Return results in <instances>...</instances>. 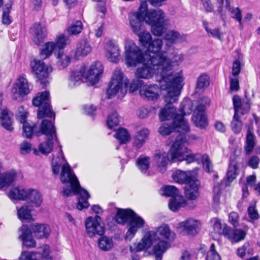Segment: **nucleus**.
I'll return each instance as SVG.
<instances>
[{
	"label": "nucleus",
	"instance_id": "nucleus-58",
	"mask_svg": "<svg viewBox=\"0 0 260 260\" xmlns=\"http://www.w3.org/2000/svg\"><path fill=\"white\" fill-rule=\"evenodd\" d=\"M161 194L168 197L174 198L177 196H180V191L174 186L167 185L163 187L161 189Z\"/></svg>",
	"mask_w": 260,
	"mask_h": 260
},
{
	"label": "nucleus",
	"instance_id": "nucleus-56",
	"mask_svg": "<svg viewBox=\"0 0 260 260\" xmlns=\"http://www.w3.org/2000/svg\"><path fill=\"white\" fill-rule=\"evenodd\" d=\"M115 137L120 144H125L131 139V136L128 132L124 128H119L116 132Z\"/></svg>",
	"mask_w": 260,
	"mask_h": 260
},
{
	"label": "nucleus",
	"instance_id": "nucleus-11",
	"mask_svg": "<svg viewBox=\"0 0 260 260\" xmlns=\"http://www.w3.org/2000/svg\"><path fill=\"white\" fill-rule=\"evenodd\" d=\"M235 114L231 122V127L235 133H239L242 127V122L240 119L239 114L247 113L250 107L249 101L243 100L241 101L240 98L238 95H234L233 98Z\"/></svg>",
	"mask_w": 260,
	"mask_h": 260
},
{
	"label": "nucleus",
	"instance_id": "nucleus-54",
	"mask_svg": "<svg viewBox=\"0 0 260 260\" xmlns=\"http://www.w3.org/2000/svg\"><path fill=\"white\" fill-rule=\"evenodd\" d=\"M200 156L194 160V162L202 161L203 166L206 172L211 173L213 171V166L209 157L207 154H201L198 153Z\"/></svg>",
	"mask_w": 260,
	"mask_h": 260
},
{
	"label": "nucleus",
	"instance_id": "nucleus-6",
	"mask_svg": "<svg viewBox=\"0 0 260 260\" xmlns=\"http://www.w3.org/2000/svg\"><path fill=\"white\" fill-rule=\"evenodd\" d=\"M186 142L183 136L176 135L168 152L171 162L185 161L187 164H191L194 162V160L200 156L198 153H194L190 149L185 146Z\"/></svg>",
	"mask_w": 260,
	"mask_h": 260
},
{
	"label": "nucleus",
	"instance_id": "nucleus-38",
	"mask_svg": "<svg viewBox=\"0 0 260 260\" xmlns=\"http://www.w3.org/2000/svg\"><path fill=\"white\" fill-rule=\"evenodd\" d=\"M86 72L85 66L71 72L69 76L70 84L72 85H76L80 84L84 78V72Z\"/></svg>",
	"mask_w": 260,
	"mask_h": 260
},
{
	"label": "nucleus",
	"instance_id": "nucleus-59",
	"mask_svg": "<svg viewBox=\"0 0 260 260\" xmlns=\"http://www.w3.org/2000/svg\"><path fill=\"white\" fill-rule=\"evenodd\" d=\"M237 166L236 164H231L228 170L226 173L227 181L225 183V186H228L230 183L232 182L236 177Z\"/></svg>",
	"mask_w": 260,
	"mask_h": 260
},
{
	"label": "nucleus",
	"instance_id": "nucleus-29",
	"mask_svg": "<svg viewBox=\"0 0 260 260\" xmlns=\"http://www.w3.org/2000/svg\"><path fill=\"white\" fill-rule=\"evenodd\" d=\"M31 32L33 35V41L37 45L43 43L47 35L46 27L40 23L35 24L31 28Z\"/></svg>",
	"mask_w": 260,
	"mask_h": 260
},
{
	"label": "nucleus",
	"instance_id": "nucleus-49",
	"mask_svg": "<svg viewBox=\"0 0 260 260\" xmlns=\"http://www.w3.org/2000/svg\"><path fill=\"white\" fill-rule=\"evenodd\" d=\"M169 24V21L150 25L151 26V32L154 36L160 37L166 32Z\"/></svg>",
	"mask_w": 260,
	"mask_h": 260
},
{
	"label": "nucleus",
	"instance_id": "nucleus-50",
	"mask_svg": "<svg viewBox=\"0 0 260 260\" xmlns=\"http://www.w3.org/2000/svg\"><path fill=\"white\" fill-rule=\"evenodd\" d=\"M53 42L56 50H58L59 51L63 49L70 42L69 38L63 34L57 35L55 41Z\"/></svg>",
	"mask_w": 260,
	"mask_h": 260
},
{
	"label": "nucleus",
	"instance_id": "nucleus-43",
	"mask_svg": "<svg viewBox=\"0 0 260 260\" xmlns=\"http://www.w3.org/2000/svg\"><path fill=\"white\" fill-rule=\"evenodd\" d=\"M136 166L138 170L143 174L149 175V171L150 167V158L148 156L141 155L136 160Z\"/></svg>",
	"mask_w": 260,
	"mask_h": 260
},
{
	"label": "nucleus",
	"instance_id": "nucleus-13",
	"mask_svg": "<svg viewBox=\"0 0 260 260\" xmlns=\"http://www.w3.org/2000/svg\"><path fill=\"white\" fill-rule=\"evenodd\" d=\"M210 104V100L207 97H203L196 101L192 120L197 127L203 128L207 125V118L205 111Z\"/></svg>",
	"mask_w": 260,
	"mask_h": 260
},
{
	"label": "nucleus",
	"instance_id": "nucleus-9",
	"mask_svg": "<svg viewBox=\"0 0 260 260\" xmlns=\"http://www.w3.org/2000/svg\"><path fill=\"white\" fill-rule=\"evenodd\" d=\"M127 79L120 69H116L114 73L107 94L109 99L117 95L118 98H122L127 92Z\"/></svg>",
	"mask_w": 260,
	"mask_h": 260
},
{
	"label": "nucleus",
	"instance_id": "nucleus-33",
	"mask_svg": "<svg viewBox=\"0 0 260 260\" xmlns=\"http://www.w3.org/2000/svg\"><path fill=\"white\" fill-rule=\"evenodd\" d=\"M25 201L30 205V207L34 208L41 206L43 199L42 194L38 190L29 188Z\"/></svg>",
	"mask_w": 260,
	"mask_h": 260
},
{
	"label": "nucleus",
	"instance_id": "nucleus-25",
	"mask_svg": "<svg viewBox=\"0 0 260 260\" xmlns=\"http://www.w3.org/2000/svg\"><path fill=\"white\" fill-rule=\"evenodd\" d=\"M163 40L161 39L157 38L152 40L147 46V51L149 53V58L151 59V63L154 66H157L153 63L152 59L154 58L160 56L162 53H166V51H162L163 46Z\"/></svg>",
	"mask_w": 260,
	"mask_h": 260
},
{
	"label": "nucleus",
	"instance_id": "nucleus-16",
	"mask_svg": "<svg viewBox=\"0 0 260 260\" xmlns=\"http://www.w3.org/2000/svg\"><path fill=\"white\" fill-rule=\"evenodd\" d=\"M30 91L28 81L23 75L18 78L11 89L12 98L18 102L23 101Z\"/></svg>",
	"mask_w": 260,
	"mask_h": 260
},
{
	"label": "nucleus",
	"instance_id": "nucleus-55",
	"mask_svg": "<svg viewBox=\"0 0 260 260\" xmlns=\"http://www.w3.org/2000/svg\"><path fill=\"white\" fill-rule=\"evenodd\" d=\"M121 117L116 112L111 113L107 118V124L110 129L114 128L117 126L120 121Z\"/></svg>",
	"mask_w": 260,
	"mask_h": 260
},
{
	"label": "nucleus",
	"instance_id": "nucleus-14",
	"mask_svg": "<svg viewBox=\"0 0 260 260\" xmlns=\"http://www.w3.org/2000/svg\"><path fill=\"white\" fill-rule=\"evenodd\" d=\"M33 105L38 107V118H42L45 117L55 118V113L51 110L49 92L45 91L38 94L32 101Z\"/></svg>",
	"mask_w": 260,
	"mask_h": 260
},
{
	"label": "nucleus",
	"instance_id": "nucleus-8",
	"mask_svg": "<svg viewBox=\"0 0 260 260\" xmlns=\"http://www.w3.org/2000/svg\"><path fill=\"white\" fill-rule=\"evenodd\" d=\"M125 63L128 67H136L146 60L141 49L132 40L126 39L124 46Z\"/></svg>",
	"mask_w": 260,
	"mask_h": 260
},
{
	"label": "nucleus",
	"instance_id": "nucleus-37",
	"mask_svg": "<svg viewBox=\"0 0 260 260\" xmlns=\"http://www.w3.org/2000/svg\"><path fill=\"white\" fill-rule=\"evenodd\" d=\"M149 134L147 128H143L137 132L133 139V145L137 149L141 148L146 142Z\"/></svg>",
	"mask_w": 260,
	"mask_h": 260
},
{
	"label": "nucleus",
	"instance_id": "nucleus-48",
	"mask_svg": "<svg viewBox=\"0 0 260 260\" xmlns=\"http://www.w3.org/2000/svg\"><path fill=\"white\" fill-rule=\"evenodd\" d=\"M179 127H177L176 125L174 124V120H173L172 125H170L168 123H163L159 128V133L162 136L168 135L174 131H176L179 133L183 134H186V133H183L181 129L179 131Z\"/></svg>",
	"mask_w": 260,
	"mask_h": 260
},
{
	"label": "nucleus",
	"instance_id": "nucleus-28",
	"mask_svg": "<svg viewBox=\"0 0 260 260\" xmlns=\"http://www.w3.org/2000/svg\"><path fill=\"white\" fill-rule=\"evenodd\" d=\"M19 239L22 241V244L27 248H34L36 242L32 237V233L27 225H23L19 229Z\"/></svg>",
	"mask_w": 260,
	"mask_h": 260
},
{
	"label": "nucleus",
	"instance_id": "nucleus-21",
	"mask_svg": "<svg viewBox=\"0 0 260 260\" xmlns=\"http://www.w3.org/2000/svg\"><path fill=\"white\" fill-rule=\"evenodd\" d=\"M168 154L164 151L156 152L153 155V167L158 173H165L168 168Z\"/></svg>",
	"mask_w": 260,
	"mask_h": 260
},
{
	"label": "nucleus",
	"instance_id": "nucleus-5",
	"mask_svg": "<svg viewBox=\"0 0 260 260\" xmlns=\"http://www.w3.org/2000/svg\"><path fill=\"white\" fill-rule=\"evenodd\" d=\"M184 60V54L177 50H174L169 54L167 52L162 53L161 55L154 58L152 61L155 65H157V69L160 70L165 77L170 79V76L175 73L181 72L184 78L182 70L172 72L175 67L179 66Z\"/></svg>",
	"mask_w": 260,
	"mask_h": 260
},
{
	"label": "nucleus",
	"instance_id": "nucleus-26",
	"mask_svg": "<svg viewBox=\"0 0 260 260\" xmlns=\"http://www.w3.org/2000/svg\"><path fill=\"white\" fill-rule=\"evenodd\" d=\"M172 177L176 182L187 185L197 177V173L194 171L177 170L173 173Z\"/></svg>",
	"mask_w": 260,
	"mask_h": 260
},
{
	"label": "nucleus",
	"instance_id": "nucleus-32",
	"mask_svg": "<svg viewBox=\"0 0 260 260\" xmlns=\"http://www.w3.org/2000/svg\"><path fill=\"white\" fill-rule=\"evenodd\" d=\"M92 51L90 42L86 39L80 40L77 43L74 55L76 58L86 56Z\"/></svg>",
	"mask_w": 260,
	"mask_h": 260
},
{
	"label": "nucleus",
	"instance_id": "nucleus-34",
	"mask_svg": "<svg viewBox=\"0 0 260 260\" xmlns=\"http://www.w3.org/2000/svg\"><path fill=\"white\" fill-rule=\"evenodd\" d=\"M200 183L197 177L185 187V194L189 200H196L199 196Z\"/></svg>",
	"mask_w": 260,
	"mask_h": 260
},
{
	"label": "nucleus",
	"instance_id": "nucleus-20",
	"mask_svg": "<svg viewBox=\"0 0 260 260\" xmlns=\"http://www.w3.org/2000/svg\"><path fill=\"white\" fill-rule=\"evenodd\" d=\"M146 9L145 11V22L149 25H152L157 23H165L169 22V19L166 16L165 13L159 9L148 10V5L146 1Z\"/></svg>",
	"mask_w": 260,
	"mask_h": 260
},
{
	"label": "nucleus",
	"instance_id": "nucleus-57",
	"mask_svg": "<svg viewBox=\"0 0 260 260\" xmlns=\"http://www.w3.org/2000/svg\"><path fill=\"white\" fill-rule=\"evenodd\" d=\"M136 35L138 37L139 41L143 46H148L152 41V36L150 33L144 29Z\"/></svg>",
	"mask_w": 260,
	"mask_h": 260
},
{
	"label": "nucleus",
	"instance_id": "nucleus-15",
	"mask_svg": "<svg viewBox=\"0 0 260 260\" xmlns=\"http://www.w3.org/2000/svg\"><path fill=\"white\" fill-rule=\"evenodd\" d=\"M146 2H142L137 12L129 14V22L131 29L135 34H138L144 29L143 22L145 21V11L146 9Z\"/></svg>",
	"mask_w": 260,
	"mask_h": 260
},
{
	"label": "nucleus",
	"instance_id": "nucleus-36",
	"mask_svg": "<svg viewBox=\"0 0 260 260\" xmlns=\"http://www.w3.org/2000/svg\"><path fill=\"white\" fill-rule=\"evenodd\" d=\"M154 232L156 233V236L159 238L158 241L161 240L160 239L171 241L175 237V233L171 231L169 226L167 224H162L156 228Z\"/></svg>",
	"mask_w": 260,
	"mask_h": 260
},
{
	"label": "nucleus",
	"instance_id": "nucleus-39",
	"mask_svg": "<svg viewBox=\"0 0 260 260\" xmlns=\"http://www.w3.org/2000/svg\"><path fill=\"white\" fill-rule=\"evenodd\" d=\"M200 222L193 218L187 219L179 224V228L183 229L189 234H194L197 233V229Z\"/></svg>",
	"mask_w": 260,
	"mask_h": 260
},
{
	"label": "nucleus",
	"instance_id": "nucleus-4",
	"mask_svg": "<svg viewBox=\"0 0 260 260\" xmlns=\"http://www.w3.org/2000/svg\"><path fill=\"white\" fill-rule=\"evenodd\" d=\"M116 221L123 224L128 221L125 239L130 241L139 230L145 227L146 222L141 216L130 209H119L115 216Z\"/></svg>",
	"mask_w": 260,
	"mask_h": 260
},
{
	"label": "nucleus",
	"instance_id": "nucleus-3",
	"mask_svg": "<svg viewBox=\"0 0 260 260\" xmlns=\"http://www.w3.org/2000/svg\"><path fill=\"white\" fill-rule=\"evenodd\" d=\"M158 240L159 238L156 236L154 230L147 231L144 233L139 242L134 243L130 246V251L136 252L151 249L156 259L161 260L163 254L170 247V244L166 241Z\"/></svg>",
	"mask_w": 260,
	"mask_h": 260
},
{
	"label": "nucleus",
	"instance_id": "nucleus-62",
	"mask_svg": "<svg viewBox=\"0 0 260 260\" xmlns=\"http://www.w3.org/2000/svg\"><path fill=\"white\" fill-rule=\"evenodd\" d=\"M11 4H7L4 9L2 15V22L6 25H9L12 22L11 18L9 15V13L11 10Z\"/></svg>",
	"mask_w": 260,
	"mask_h": 260
},
{
	"label": "nucleus",
	"instance_id": "nucleus-30",
	"mask_svg": "<svg viewBox=\"0 0 260 260\" xmlns=\"http://www.w3.org/2000/svg\"><path fill=\"white\" fill-rule=\"evenodd\" d=\"M164 40L166 42V46L170 47L173 45L185 41L186 36L177 30H171L165 34Z\"/></svg>",
	"mask_w": 260,
	"mask_h": 260
},
{
	"label": "nucleus",
	"instance_id": "nucleus-19",
	"mask_svg": "<svg viewBox=\"0 0 260 260\" xmlns=\"http://www.w3.org/2000/svg\"><path fill=\"white\" fill-rule=\"evenodd\" d=\"M102 219L99 215L89 216L85 221L86 232L90 237L95 235H102L105 232L104 226L101 224Z\"/></svg>",
	"mask_w": 260,
	"mask_h": 260
},
{
	"label": "nucleus",
	"instance_id": "nucleus-24",
	"mask_svg": "<svg viewBox=\"0 0 260 260\" xmlns=\"http://www.w3.org/2000/svg\"><path fill=\"white\" fill-rule=\"evenodd\" d=\"M23 178V174L20 171L10 170L4 174L0 173V189Z\"/></svg>",
	"mask_w": 260,
	"mask_h": 260
},
{
	"label": "nucleus",
	"instance_id": "nucleus-51",
	"mask_svg": "<svg viewBox=\"0 0 260 260\" xmlns=\"http://www.w3.org/2000/svg\"><path fill=\"white\" fill-rule=\"evenodd\" d=\"M226 9H228L231 18L236 20L239 22V26L241 27H242V12L240 8L238 7H231L229 5V7H226Z\"/></svg>",
	"mask_w": 260,
	"mask_h": 260
},
{
	"label": "nucleus",
	"instance_id": "nucleus-60",
	"mask_svg": "<svg viewBox=\"0 0 260 260\" xmlns=\"http://www.w3.org/2000/svg\"><path fill=\"white\" fill-rule=\"evenodd\" d=\"M210 84V79L209 76L205 74H201L197 81L196 88L199 89L207 88Z\"/></svg>",
	"mask_w": 260,
	"mask_h": 260
},
{
	"label": "nucleus",
	"instance_id": "nucleus-40",
	"mask_svg": "<svg viewBox=\"0 0 260 260\" xmlns=\"http://www.w3.org/2000/svg\"><path fill=\"white\" fill-rule=\"evenodd\" d=\"M12 113L7 109H3L0 114V120L2 125L7 131H13L12 121Z\"/></svg>",
	"mask_w": 260,
	"mask_h": 260
},
{
	"label": "nucleus",
	"instance_id": "nucleus-7",
	"mask_svg": "<svg viewBox=\"0 0 260 260\" xmlns=\"http://www.w3.org/2000/svg\"><path fill=\"white\" fill-rule=\"evenodd\" d=\"M41 134L47 137L46 141L41 143L39 146V151L43 154H48L52 150L54 144L58 143L55 127L52 122L47 119L42 121L40 127Z\"/></svg>",
	"mask_w": 260,
	"mask_h": 260
},
{
	"label": "nucleus",
	"instance_id": "nucleus-10",
	"mask_svg": "<svg viewBox=\"0 0 260 260\" xmlns=\"http://www.w3.org/2000/svg\"><path fill=\"white\" fill-rule=\"evenodd\" d=\"M177 73L173 74L170 77V80L168 78H166L165 75L161 73L160 70L157 69V67L154 66L151 62V59H149L146 63L143 64L141 67L137 68L135 75L138 78H141L144 79H148L151 78L155 74L156 77V80L160 84V87H161V82L162 81H165L169 84H172L173 81V78L174 77V74Z\"/></svg>",
	"mask_w": 260,
	"mask_h": 260
},
{
	"label": "nucleus",
	"instance_id": "nucleus-53",
	"mask_svg": "<svg viewBox=\"0 0 260 260\" xmlns=\"http://www.w3.org/2000/svg\"><path fill=\"white\" fill-rule=\"evenodd\" d=\"M60 151L61 157L58 158H53L52 161V172L54 174H58L59 172L60 168L62 169V166L65 164H67L65 162L62 151L60 148Z\"/></svg>",
	"mask_w": 260,
	"mask_h": 260
},
{
	"label": "nucleus",
	"instance_id": "nucleus-61",
	"mask_svg": "<svg viewBox=\"0 0 260 260\" xmlns=\"http://www.w3.org/2000/svg\"><path fill=\"white\" fill-rule=\"evenodd\" d=\"M214 222L213 230L215 233L219 235H223L224 236V231L226 229H229L230 227L228 226L225 224H222L221 221L217 219H213Z\"/></svg>",
	"mask_w": 260,
	"mask_h": 260
},
{
	"label": "nucleus",
	"instance_id": "nucleus-22",
	"mask_svg": "<svg viewBox=\"0 0 260 260\" xmlns=\"http://www.w3.org/2000/svg\"><path fill=\"white\" fill-rule=\"evenodd\" d=\"M160 87L156 84L143 85L139 90L140 96L149 101H156L160 96Z\"/></svg>",
	"mask_w": 260,
	"mask_h": 260
},
{
	"label": "nucleus",
	"instance_id": "nucleus-17",
	"mask_svg": "<svg viewBox=\"0 0 260 260\" xmlns=\"http://www.w3.org/2000/svg\"><path fill=\"white\" fill-rule=\"evenodd\" d=\"M30 66L32 73L41 81V83L46 85L48 83L47 79L52 71L51 66L47 65L43 61L36 58L31 60Z\"/></svg>",
	"mask_w": 260,
	"mask_h": 260
},
{
	"label": "nucleus",
	"instance_id": "nucleus-63",
	"mask_svg": "<svg viewBox=\"0 0 260 260\" xmlns=\"http://www.w3.org/2000/svg\"><path fill=\"white\" fill-rule=\"evenodd\" d=\"M82 29V22L80 21H77L68 29V32L70 35H77L81 32Z\"/></svg>",
	"mask_w": 260,
	"mask_h": 260
},
{
	"label": "nucleus",
	"instance_id": "nucleus-2",
	"mask_svg": "<svg viewBox=\"0 0 260 260\" xmlns=\"http://www.w3.org/2000/svg\"><path fill=\"white\" fill-rule=\"evenodd\" d=\"M60 180L63 184L70 185L69 187L63 188L62 191L63 195L69 196L73 194H79L80 197L77 205L78 209L81 210L89 206L87 200L90 195L86 190L81 187L77 177L68 164H65L62 166Z\"/></svg>",
	"mask_w": 260,
	"mask_h": 260
},
{
	"label": "nucleus",
	"instance_id": "nucleus-35",
	"mask_svg": "<svg viewBox=\"0 0 260 260\" xmlns=\"http://www.w3.org/2000/svg\"><path fill=\"white\" fill-rule=\"evenodd\" d=\"M29 189L22 186L13 187L8 193V197L12 200L25 201Z\"/></svg>",
	"mask_w": 260,
	"mask_h": 260
},
{
	"label": "nucleus",
	"instance_id": "nucleus-64",
	"mask_svg": "<svg viewBox=\"0 0 260 260\" xmlns=\"http://www.w3.org/2000/svg\"><path fill=\"white\" fill-rule=\"evenodd\" d=\"M37 254L40 253L37 252L23 251L21 253L19 260H40L37 257Z\"/></svg>",
	"mask_w": 260,
	"mask_h": 260
},
{
	"label": "nucleus",
	"instance_id": "nucleus-1",
	"mask_svg": "<svg viewBox=\"0 0 260 260\" xmlns=\"http://www.w3.org/2000/svg\"><path fill=\"white\" fill-rule=\"evenodd\" d=\"M172 84H169L165 81L161 82V89L166 91L164 100L166 103L165 106L161 109L159 113L161 121L174 119L176 115V109L172 104L176 102L180 94V91L184 85V78L182 73L174 74Z\"/></svg>",
	"mask_w": 260,
	"mask_h": 260
},
{
	"label": "nucleus",
	"instance_id": "nucleus-18",
	"mask_svg": "<svg viewBox=\"0 0 260 260\" xmlns=\"http://www.w3.org/2000/svg\"><path fill=\"white\" fill-rule=\"evenodd\" d=\"M84 72V79L86 82L93 85L97 83L103 72L104 68L100 61H94L89 67H86Z\"/></svg>",
	"mask_w": 260,
	"mask_h": 260
},
{
	"label": "nucleus",
	"instance_id": "nucleus-12",
	"mask_svg": "<svg viewBox=\"0 0 260 260\" xmlns=\"http://www.w3.org/2000/svg\"><path fill=\"white\" fill-rule=\"evenodd\" d=\"M194 101L193 103L189 99L185 98L180 106V114H176L174 117V124L181 129L183 133H187L190 128L188 122L185 120L184 116L189 115L192 111L193 106L195 107Z\"/></svg>",
	"mask_w": 260,
	"mask_h": 260
},
{
	"label": "nucleus",
	"instance_id": "nucleus-31",
	"mask_svg": "<svg viewBox=\"0 0 260 260\" xmlns=\"http://www.w3.org/2000/svg\"><path fill=\"white\" fill-rule=\"evenodd\" d=\"M30 229L35 237L38 239H47L51 233L50 226L46 224L36 223L31 225Z\"/></svg>",
	"mask_w": 260,
	"mask_h": 260
},
{
	"label": "nucleus",
	"instance_id": "nucleus-41",
	"mask_svg": "<svg viewBox=\"0 0 260 260\" xmlns=\"http://www.w3.org/2000/svg\"><path fill=\"white\" fill-rule=\"evenodd\" d=\"M55 56L56 65L59 69L68 67L71 62V55L64 51H59Z\"/></svg>",
	"mask_w": 260,
	"mask_h": 260
},
{
	"label": "nucleus",
	"instance_id": "nucleus-27",
	"mask_svg": "<svg viewBox=\"0 0 260 260\" xmlns=\"http://www.w3.org/2000/svg\"><path fill=\"white\" fill-rule=\"evenodd\" d=\"M247 226H244L243 229H235L232 230L230 228L224 231V237L229 239L232 242H239L245 239L248 231Z\"/></svg>",
	"mask_w": 260,
	"mask_h": 260
},
{
	"label": "nucleus",
	"instance_id": "nucleus-52",
	"mask_svg": "<svg viewBox=\"0 0 260 260\" xmlns=\"http://www.w3.org/2000/svg\"><path fill=\"white\" fill-rule=\"evenodd\" d=\"M255 137L254 135L248 129L247 132L246 145L245 146V150L247 154L250 153L253 150L255 145Z\"/></svg>",
	"mask_w": 260,
	"mask_h": 260
},
{
	"label": "nucleus",
	"instance_id": "nucleus-44",
	"mask_svg": "<svg viewBox=\"0 0 260 260\" xmlns=\"http://www.w3.org/2000/svg\"><path fill=\"white\" fill-rule=\"evenodd\" d=\"M186 206V201L181 195L171 198L169 203V209L173 212L177 211L180 208Z\"/></svg>",
	"mask_w": 260,
	"mask_h": 260
},
{
	"label": "nucleus",
	"instance_id": "nucleus-42",
	"mask_svg": "<svg viewBox=\"0 0 260 260\" xmlns=\"http://www.w3.org/2000/svg\"><path fill=\"white\" fill-rule=\"evenodd\" d=\"M34 208L24 205L21 207L17 208V216L18 218L22 221L30 222L34 219L31 214V211Z\"/></svg>",
	"mask_w": 260,
	"mask_h": 260
},
{
	"label": "nucleus",
	"instance_id": "nucleus-46",
	"mask_svg": "<svg viewBox=\"0 0 260 260\" xmlns=\"http://www.w3.org/2000/svg\"><path fill=\"white\" fill-rule=\"evenodd\" d=\"M203 27L209 37L216 39L220 41L223 40V33L220 28H211L209 27L208 23L206 21H203Z\"/></svg>",
	"mask_w": 260,
	"mask_h": 260
},
{
	"label": "nucleus",
	"instance_id": "nucleus-23",
	"mask_svg": "<svg viewBox=\"0 0 260 260\" xmlns=\"http://www.w3.org/2000/svg\"><path fill=\"white\" fill-rule=\"evenodd\" d=\"M105 50L106 57L109 61L113 63L119 62L121 51L116 43L109 41L105 45Z\"/></svg>",
	"mask_w": 260,
	"mask_h": 260
},
{
	"label": "nucleus",
	"instance_id": "nucleus-45",
	"mask_svg": "<svg viewBox=\"0 0 260 260\" xmlns=\"http://www.w3.org/2000/svg\"><path fill=\"white\" fill-rule=\"evenodd\" d=\"M56 50L53 41L45 43L40 49L39 55L42 59H46L51 56L53 51Z\"/></svg>",
	"mask_w": 260,
	"mask_h": 260
},
{
	"label": "nucleus",
	"instance_id": "nucleus-47",
	"mask_svg": "<svg viewBox=\"0 0 260 260\" xmlns=\"http://www.w3.org/2000/svg\"><path fill=\"white\" fill-rule=\"evenodd\" d=\"M98 246L102 250L108 251L114 247V242L112 237L105 236L99 239Z\"/></svg>",
	"mask_w": 260,
	"mask_h": 260
}]
</instances>
